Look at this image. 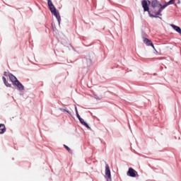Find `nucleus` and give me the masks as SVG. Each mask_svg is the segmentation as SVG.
<instances>
[{"instance_id":"4","label":"nucleus","mask_w":181,"mask_h":181,"mask_svg":"<svg viewBox=\"0 0 181 181\" xmlns=\"http://www.w3.org/2000/svg\"><path fill=\"white\" fill-rule=\"evenodd\" d=\"M127 175V176H130V177H136V176H138V172L134 170V168H129Z\"/></svg>"},{"instance_id":"13","label":"nucleus","mask_w":181,"mask_h":181,"mask_svg":"<svg viewBox=\"0 0 181 181\" xmlns=\"http://www.w3.org/2000/svg\"><path fill=\"white\" fill-rule=\"evenodd\" d=\"M170 26L173 28V29H174V30L177 31V33H180L181 35V29L180 27L171 24Z\"/></svg>"},{"instance_id":"17","label":"nucleus","mask_w":181,"mask_h":181,"mask_svg":"<svg viewBox=\"0 0 181 181\" xmlns=\"http://www.w3.org/2000/svg\"><path fill=\"white\" fill-rule=\"evenodd\" d=\"M6 87H11V84L8 82L4 83Z\"/></svg>"},{"instance_id":"18","label":"nucleus","mask_w":181,"mask_h":181,"mask_svg":"<svg viewBox=\"0 0 181 181\" xmlns=\"http://www.w3.org/2000/svg\"><path fill=\"white\" fill-rule=\"evenodd\" d=\"M8 74H9L8 72H4V76H6V77H9V75Z\"/></svg>"},{"instance_id":"10","label":"nucleus","mask_w":181,"mask_h":181,"mask_svg":"<svg viewBox=\"0 0 181 181\" xmlns=\"http://www.w3.org/2000/svg\"><path fill=\"white\" fill-rule=\"evenodd\" d=\"M175 0H170V1H168L163 6L161 5V6H160V8L163 11V9H165V8H166L168 6L175 4Z\"/></svg>"},{"instance_id":"3","label":"nucleus","mask_w":181,"mask_h":181,"mask_svg":"<svg viewBox=\"0 0 181 181\" xmlns=\"http://www.w3.org/2000/svg\"><path fill=\"white\" fill-rule=\"evenodd\" d=\"M50 11L52 13V15H54V16H55V18L58 21L59 25H60V21H62V18L60 17V13H59L57 9L54 8V9L51 10Z\"/></svg>"},{"instance_id":"1","label":"nucleus","mask_w":181,"mask_h":181,"mask_svg":"<svg viewBox=\"0 0 181 181\" xmlns=\"http://www.w3.org/2000/svg\"><path fill=\"white\" fill-rule=\"evenodd\" d=\"M141 5L142 7L144 8V12H148L151 18H158V15L162 16V11L163 10L162 9L161 7H160L159 10L157 11V13H156V16H153L151 13V11H149V7L148 6V2L146 1V0H143L141 1Z\"/></svg>"},{"instance_id":"16","label":"nucleus","mask_w":181,"mask_h":181,"mask_svg":"<svg viewBox=\"0 0 181 181\" xmlns=\"http://www.w3.org/2000/svg\"><path fill=\"white\" fill-rule=\"evenodd\" d=\"M75 107V112H76V117H80V115L78 114V110H77V107L76 105H74Z\"/></svg>"},{"instance_id":"8","label":"nucleus","mask_w":181,"mask_h":181,"mask_svg":"<svg viewBox=\"0 0 181 181\" xmlns=\"http://www.w3.org/2000/svg\"><path fill=\"white\" fill-rule=\"evenodd\" d=\"M8 77L9 79L11 80V83H13V84H16L17 82H18L19 81L18 80L17 78H16L15 76H13V74H8Z\"/></svg>"},{"instance_id":"5","label":"nucleus","mask_w":181,"mask_h":181,"mask_svg":"<svg viewBox=\"0 0 181 181\" xmlns=\"http://www.w3.org/2000/svg\"><path fill=\"white\" fill-rule=\"evenodd\" d=\"M143 42L144 43H145L147 46H151V47H153V49L154 50H156V49H155V46L153 45V43L152 42V41H151V40L146 38V37H143Z\"/></svg>"},{"instance_id":"14","label":"nucleus","mask_w":181,"mask_h":181,"mask_svg":"<svg viewBox=\"0 0 181 181\" xmlns=\"http://www.w3.org/2000/svg\"><path fill=\"white\" fill-rule=\"evenodd\" d=\"M47 2L49 11H52L53 9L56 8V7H54V5L53 4V2H52V0H47Z\"/></svg>"},{"instance_id":"7","label":"nucleus","mask_w":181,"mask_h":181,"mask_svg":"<svg viewBox=\"0 0 181 181\" xmlns=\"http://www.w3.org/2000/svg\"><path fill=\"white\" fill-rule=\"evenodd\" d=\"M77 118L79 120V122H81V124H82V125H84V127H87L88 129H91V127H90V126H88V124H87V122H84V119L83 118H81V117L78 116Z\"/></svg>"},{"instance_id":"11","label":"nucleus","mask_w":181,"mask_h":181,"mask_svg":"<svg viewBox=\"0 0 181 181\" xmlns=\"http://www.w3.org/2000/svg\"><path fill=\"white\" fill-rule=\"evenodd\" d=\"M6 132V127H5V124H0V134H5Z\"/></svg>"},{"instance_id":"2","label":"nucleus","mask_w":181,"mask_h":181,"mask_svg":"<svg viewBox=\"0 0 181 181\" xmlns=\"http://www.w3.org/2000/svg\"><path fill=\"white\" fill-rule=\"evenodd\" d=\"M105 177L107 181H112V178L111 177V170L110 169V165L107 163L105 164Z\"/></svg>"},{"instance_id":"6","label":"nucleus","mask_w":181,"mask_h":181,"mask_svg":"<svg viewBox=\"0 0 181 181\" xmlns=\"http://www.w3.org/2000/svg\"><path fill=\"white\" fill-rule=\"evenodd\" d=\"M151 6L153 8H160L162 6V4L158 1V0H153L151 2Z\"/></svg>"},{"instance_id":"9","label":"nucleus","mask_w":181,"mask_h":181,"mask_svg":"<svg viewBox=\"0 0 181 181\" xmlns=\"http://www.w3.org/2000/svg\"><path fill=\"white\" fill-rule=\"evenodd\" d=\"M14 86H16L18 91H23L25 90V86L19 81Z\"/></svg>"},{"instance_id":"15","label":"nucleus","mask_w":181,"mask_h":181,"mask_svg":"<svg viewBox=\"0 0 181 181\" xmlns=\"http://www.w3.org/2000/svg\"><path fill=\"white\" fill-rule=\"evenodd\" d=\"M64 148L66 149V151H68V152L69 153H71V149H70L69 148V146H67L66 145H64Z\"/></svg>"},{"instance_id":"19","label":"nucleus","mask_w":181,"mask_h":181,"mask_svg":"<svg viewBox=\"0 0 181 181\" xmlns=\"http://www.w3.org/2000/svg\"><path fill=\"white\" fill-rule=\"evenodd\" d=\"M3 81H4V83L7 82L6 81V78H5L4 76H3Z\"/></svg>"},{"instance_id":"12","label":"nucleus","mask_w":181,"mask_h":181,"mask_svg":"<svg viewBox=\"0 0 181 181\" xmlns=\"http://www.w3.org/2000/svg\"><path fill=\"white\" fill-rule=\"evenodd\" d=\"M59 110L62 111V112H64L65 114H69V115H71V112L69 110L67 107H60Z\"/></svg>"}]
</instances>
